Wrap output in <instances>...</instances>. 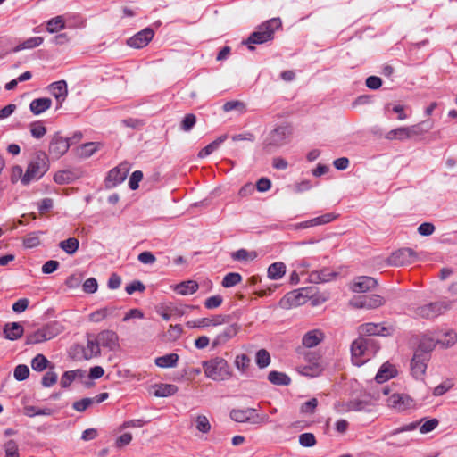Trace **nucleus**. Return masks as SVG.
Masks as SVG:
<instances>
[{"instance_id":"69168bd1","label":"nucleus","mask_w":457,"mask_h":457,"mask_svg":"<svg viewBox=\"0 0 457 457\" xmlns=\"http://www.w3.org/2000/svg\"><path fill=\"white\" fill-rule=\"evenodd\" d=\"M143 179V172L141 170H135L129 180V187L131 190H136L139 187V182Z\"/></svg>"},{"instance_id":"a18cd8bd","label":"nucleus","mask_w":457,"mask_h":457,"mask_svg":"<svg viewBox=\"0 0 457 457\" xmlns=\"http://www.w3.org/2000/svg\"><path fill=\"white\" fill-rule=\"evenodd\" d=\"M256 364L260 369L266 368L270 363V355L265 349H261L256 353Z\"/></svg>"},{"instance_id":"f03ea898","label":"nucleus","mask_w":457,"mask_h":457,"mask_svg":"<svg viewBox=\"0 0 457 457\" xmlns=\"http://www.w3.org/2000/svg\"><path fill=\"white\" fill-rule=\"evenodd\" d=\"M49 168L48 157L43 151L37 152L29 162L26 172L24 173L21 183L29 185L32 179H40Z\"/></svg>"},{"instance_id":"dca6fc26","label":"nucleus","mask_w":457,"mask_h":457,"mask_svg":"<svg viewBox=\"0 0 457 457\" xmlns=\"http://www.w3.org/2000/svg\"><path fill=\"white\" fill-rule=\"evenodd\" d=\"M154 32L150 28H145L127 40L128 46L133 48H143L154 37Z\"/></svg>"},{"instance_id":"de8ad7c7","label":"nucleus","mask_w":457,"mask_h":457,"mask_svg":"<svg viewBox=\"0 0 457 457\" xmlns=\"http://www.w3.org/2000/svg\"><path fill=\"white\" fill-rule=\"evenodd\" d=\"M444 338L437 337V342L444 347L453 346L457 342V334L453 331H447L443 335Z\"/></svg>"},{"instance_id":"f8f14e48","label":"nucleus","mask_w":457,"mask_h":457,"mask_svg":"<svg viewBox=\"0 0 457 457\" xmlns=\"http://www.w3.org/2000/svg\"><path fill=\"white\" fill-rule=\"evenodd\" d=\"M358 331L361 337L363 336H383L387 337L393 334V327H386L382 323H364L359 326Z\"/></svg>"},{"instance_id":"5fc2aeb1","label":"nucleus","mask_w":457,"mask_h":457,"mask_svg":"<svg viewBox=\"0 0 457 457\" xmlns=\"http://www.w3.org/2000/svg\"><path fill=\"white\" fill-rule=\"evenodd\" d=\"M58 379V375L56 372L52 370H48L42 378L41 384L44 387H51L53 386Z\"/></svg>"},{"instance_id":"aec40b11","label":"nucleus","mask_w":457,"mask_h":457,"mask_svg":"<svg viewBox=\"0 0 457 457\" xmlns=\"http://www.w3.org/2000/svg\"><path fill=\"white\" fill-rule=\"evenodd\" d=\"M412 404V399L404 394H393L388 398V405L398 411H404Z\"/></svg>"},{"instance_id":"9b49d317","label":"nucleus","mask_w":457,"mask_h":457,"mask_svg":"<svg viewBox=\"0 0 457 457\" xmlns=\"http://www.w3.org/2000/svg\"><path fill=\"white\" fill-rule=\"evenodd\" d=\"M231 320L230 315H214L211 318H201L195 320H189L186 323V326L189 328H200L210 326H219L228 323Z\"/></svg>"},{"instance_id":"bb28decb","label":"nucleus","mask_w":457,"mask_h":457,"mask_svg":"<svg viewBox=\"0 0 457 457\" xmlns=\"http://www.w3.org/2000/svg\"><path fill=\"white\" fill-rule=\"evenodd\" d=\"M436 344H438L437 337L433 338L428 336H424L420 339L419 346L414 353H426L429 355V353L434 350Z\"/></svg>"},{"instance_id":"7ed1b4c3","label":"nucleus","mask_w":457,"mask_h":457,"mask_svg":"<svg viewBox=\"0 0 457 457\" xmlns=\"http://www.w3.org/2000/svg\"><path fill=\"white\" fill-rule=\"evenodd\" d=\"M203 369L205 376L215 381L226 380L231 377L228 361L221 357L203 361Z\"/></svg>"},{"instance_id":"9d476101","label":"nucleus","mask_w":457,"mask_h":457,"mask_svg":"<svg viewBox=\"0 0 457 457\" xmlns=\"http://www.w3.org/2000/svg\"><path fill=\"white\" fill-rule=\"evenodd\" d=\"M129 171V163L123 162L111 170L105 179L106 187H114L125 180Z\"/></svg>"},{"instance_id":"cd10ccee","label":"nucleus","mask_w":457,"mask_h":457,"mask_svg":"<svg viewBox=\"0 0 457 457\" xmlns=\"http://www.w3.org/2000/svg\"><path fill=\"white\" fill-rule=\"evenodd\" d=\"M296 369L300 374L307 377H316L322 371V366L319 361L300 365Z\"/></svg>"},{"instance_id":"f257e3e1","label":"nucleus","mask_w":457,"mask_h":457,"mask_svg":"<svg viewBox=\"0 0 457 457\" xmlns=\"http://www.w3.org/2000/svg\"><path fill=\"white\" fill-rule=\"evenodd\" d=\"M282 26L279 18H272L262 22L258 26L257 30L253 32L244 44L248 46L250 50H253L252 44H263L274 38V32Z\"/></svg>"},{"instance_id":"0eeeda50","label":"nucleus","mask_w":457,"mask_h":457,"mask_svg":"<svg viewBox=\"0 0 457 457\" xmlns=\"http://www.w3.org/2000/svg\"><path fill=\"white\" fill-rule=\"evenodd\" d=\"M366 337H359L351 345V353L353 363L361 366L370 359L369 351L367 349Z\"/></svg>"},{"instance_id":"4be33fe9","label":"nucleus","mask_w":457,"mask_h":457,"mask_svg":"<svg viewBox=\"0 0 457 457\" xmlns=\"http://www.w3.org/2000/svg\"><path fill=\"white\" fill-rule=\"evenodd\" d=\"M338 273L329 268L314 270L310 274V280L312 283H326L337 277Z\"/></svg>"},{"instance_id":"393cba45","label":"nucleus","mask_w":457,"mask_h":457,"mask_svg":"<svg viewBox=\"0 0 457 457\" xmlns=\"http://www.w3.org/2000/svg\"><path fill=\"white\" fill-rule=\"evenodd\" d=\"M324 338V334L320 329H313L307 332L303 337V345L305 347H314L318 345Z\"/></svg>"},{"instance_id":"2eb2a0df","label":"nucleus","mask_w":457,"mask_h":457,"mask_svg":"<svg viewBox=\"0 0 457 457\" xmlns=\"http://www.w3.org/2000/svg\"><path fill=\"white\" fill-rule=\"evenodd\" d=\"M430 359V355L426 353H414L411 361V370L412 376L419 379L422 378L427 370V363Z\"/></svg>"},{"instance_id":"37998d69","label":"nucleus","mask_w":457,"mask_h":457,"mask_svg":"<svg viewBox=\"0 0 457 457\" xmlns=\"http://www.w3.org/2000/svg\"><path fill=\"white\" fill-rule=\"evenodd\" d=\"M29 130L34 138L40 139L46 133V128L44 126L43 121L37 120L29 124Z\"/></svg>"},{"instance_id":"58836bf2","label":"nucleus","mask_w":457,"mask_h":457,"mask_svg":"<svg viewBox=\"0 0 457 457\" xmlns=\"http://www.w3.org/2000/svg\"><path fill=\"white\" fill-rule=\"evenodd\" d=\"M76 179V175L73 171L65 170H60L56 172L54 176V180L57 184H68L73 181Z\"/></svg>"},{"instance_id":"8fccbe9b","label":"nucleus","mask_w":457,"mask_h":457,"mask_svg":"<svg viewBox=\"0 0 457 457\" xmlns=\"http://www.w3.org/2000/svg\"><path fill=\"white\" fill-rule=\"evenodd\" d=\"M196 123V116L194 113L187 114L180 123V129L185 131H190Z\"/></svg>"},{"instance_id":"6e6d98bb","label":"nucleus","mask_w":457,"mask_h":457,"mask_svg":"<svg viewBox=\"0 0 457 457\" xmlns=\"http://www.w3.org/2000/svg\"><path fill=\"white\" fill-rule=\"evenodd\" d=\"M222 109L224 112H230L233 110H237L240 112H243L245 111V105L243 102L238 101V100L228 101L223 104Z\"/></svg>"},{"instance_id":"7c9ffc66","label":"nucleus","mask_w":457,"mask_h":457,"mask_svg":"<svg viewBox=\"0 0 457 457\" xmlns=\"http://www.w3.org/2000/svg\"><path fill=\"white\" fill-rule=\"evenodd\" d=\"M199 288V285L195 280L183 281L175 287V291L182 295L195 293Z\"/></svg>"},{"instance_id":"e2e57ef3","label":"nucleus","mask_w":457,"mask_h":457,"mask_svg":"<svg viewBox=\"0 0 457 457\" xmlns=\"http://www.w3.org/2000/svg\"><path fill=\"white\" fill-rule=\"evenodd\" d=\"M453 386V383L450 379H447L434 388L433 395L435 396L443 395L447 391H449Z\"/></svg>"},{"instance_id":"4c0bfd02","label":"nucleus","mask_w":457,"mask_h":457,"mask_svg":"<svg viewBox=\"0 0 457 457\" xmlns=\"http://www.w3.org/2000/svg\"><path fill=\"white\" fill-rule=\"evenodd\" d=\"M44 39L41 37H29L13 48V52H19L23 49H31L40 46Z\"/></svg>"},{"instance_id":"423d86ee","label":"nucleus","mask_w":457,"mask_h":457,"mask_svg":"<svg viewBox=\"0 0 457 457\" xmlns=\"http://www.w3.org/2000/svg\"><path fill=\"white\" fill-rule=\"evenodd\" d=\"M58 330L54 325L47 324L31 333H27L25 337V345H36L48 341L55 337Z\"/></svg>"},{"instance_id":"6ab92c4d","label":"nucleus","mask_w":457,"mask_h":457,"mask_svg":"<svg viewBox=\"0 0 457 457\" xmlns=\"http://www.w3.org/2000/svg\"><path fill=\"white\" fill-rule=\"evenodd\" d=\"M48 90L54 96L58 103L57 109L62 107V104L67 97L68 88L65 80L53 82L48 86Z\"/></svg>"},{"instance_id":"f704fd0d","label":"nucleus","mask_w":457,"mask_h":457,"mask_svg":"<svg viewBox=\"0 0 457 457\" xmlns=\"http://www.w3.org/2000/svg\"><path fill=\"white\" fill-rule=\"evenodd\" d=\"M269 381L276 386H288L291 383V378L283 372L272 370L268 374Z\"/></svg>"},{"instance_id":"bf43d9fd","label":"nucleus","mask_w":457,"mask_h":457,"mask_svg":"<svg viewBox=\"0 0 457 457\" xmlns=\"http://www.w3.org/2000/svg\"><path fill=\"white\" fill-rule=\"evenodd\" d=\"M222 302H223V298L221 295H212V296L208 297L204 301V307L208 310L216 309L221 305Z\"/></svg>"},{"instance_id":"c756f323","label":"nucleus","mask_w":457,"mask_h":457,"mask_svg":"<svg viewBox=\"0 0 457 457\" xmlns=\"http://www.w3.org/2000/svg\"><path fill=\"white\" fill-rule=\"evenodd\" d=\"M100 344L98 343L97 337L95 339L88 338L87 347L83 349V357L86 360H89L100 355Z\"/></svg>"},{"instance_id":"20e7f679","label":"nucleus","mask_w":457,"mask_h":457,"mask_svg":"<svg viewBox=\"0 0 457 457\" xmlns=\"http://www.w3.org/2000/svg\"><path fill=\"white\" fill-rule=\"evenodd\" d=\"M292 134L290 126H279L270 132L263 142V151L270 154L274 147H279L286 144L287 139Z\"/></svg>"},{"instance_id":"c9c22d12","label":"nucleus","mask_w":457,"mask_h":457,"mask_svg":"<svg viewBox=\"0 0 457 457\" xmlns=\"http://www.w3.org/2000/svg\"><path fill=\"white\" fill-rule=\"evenodd\" d=\"M286 273V265L283 262H274L268 268V277L270 279L278 280Z\"/></svg>"},{"instance_id":"c03bdc74","label":"nucleus","mask_w":457,"mask_h":457,"mask_svg":"<svg viewBox=\"0 0 457 457\" xmlns=\"http://www.w3.org/2000/svg\"><path fill=\"white\" fill-rule=\"evenodd\" d=\"M39 234L41 231L31 232L23 238V245L26 248H33L40 245Z\"/></svg>"},{"instance_id":"ea45409f","label":"nucleus","mask_w":457,"mask_h":457,"mask_svg":"<svg viewBox=\"0 0 457 457\" xmlns=\"http://www.w3.org/2000/svg\"><path fill=\"white\" fill-rule=\"evenodd\" d=\"M65 28V21L62 16H56L47 21L46 30L49 33H55Z\"/></svg>"},{"instance_id":"412c9836","label":"nucleus","mask_w":457,"mask_h":457,"mask_svg":"<svg viewBox=\"0 0 457 457\" xmlns=\"http://www.w3.org/2000/svg\"><path fill=\"white\" fill-rule=\"evenodd\" d=\"M239 328L240 327L236 323L225 328V329L220 334H218L214 340L212 341V347H217L219 345L226 344L229 339L236 337Z\"/></svg>"},{"instance_id":"a211bd4d","label":"nucleus","mask_w":457,"mask_h":457,"mask_svg":"<svg viewBox=\"0 0 457 457\" xmlns=\"http://www.w3.org/2000/svg\"><path fill=\"white\" fill-rule=\"evenodd\" d=\"M98 343L110 351H116L119 347V337L113 330H103L97 336Z\"/></svg>"},{"instance_id":"a878e982","label":"nucleus","mask_w":457,"mask_h":457,"mask_svg":"<svg viewBox=\"0 0 457 457\" xmlns=\"http://www.w3.org/2000/svg\"><path fill=\"white\" fill-rule=\"evenodd\" d=\"M52 105V100L48 97L37 98L31 101L29 104L30 112L35 115H39L48 110Z\"/></svg>"},{"instance_id":"338daca9","label":"nucleus","mask_w":457,"mask_h":457,"mask_svg":"<svg viewBox=\"0 0 457 457\" xmlns=\"http://www.w3.org/2000/svg\"><path fill=\"white\" fill-rule=\"evenodd\" d=\"M318 405V400L316 398H312L311 400L303 403L301 405V412L303 413H313Z\"/></svg>"},{"instance_id":"603ef678","label":"nucleus","mask_w":457,"mask_h":457,"mask_svg":"<svg viewBox=\"0 0 457 457\" xmlns=\"http://www.w3.org/2000/svg\"><path fill=\"white\" fill-rule=\"evenodd\" d=\"M195 428L202 433H208L211 430L209 420L204 415H198L195 419Z\"/></svg>"},{"instance_id":"5701e85b","label":"nucleus","mask_w":457,"mask_h":457,"mask_svg":"<svg viewBox=\"0 0 457 457\" xmlns=\"http://www.w3.org/2000/svg\"><path fill=\"white\" fill-rule=\"evenodd\" d=\"M397 375V370L393 364L385 362L378 370L375 379L378 383H384Z\"/></svg>"},{"instance_id":"ddd939ff","label":"nucleus","mask_w":457,"mask_h":457,"mask_svg":"<svg viewBox=\"0 0 457 457\" xmlns=\"http://www.w3.org/2000/svg\"><path fill=\"white\" fill-rule=\"evenodd\" d=\"M304 288L294 290L285 295L279 301V306L283 309H289L303 305L307 301V295H303Z\"/></svg>"},{"instance_id":"774afa93","label":"nucleus","mask_w":457,"mask_h":457,"mask_svg":"<svg viewBox=\"0 0 457 457\" xmlns=\"http://www.w3.org/2000/svg\"><path fill=\"white\" fill-rule=\"evenodd\" d=\"M438 424L439 421L437 419L428 420L421 425V427L420 428V432L421 434H427L428 432H431L438 426Z\"/></svg>"},{"instance_id":"864d4df0","label":"nucleus","mask_w":457,"mask_h":457,"mask_svg":"<svg viewBox=\"0 0 457 457\" xmlns=\"http://www.w3.org/2000/svg\"><path fill=\"white\" fill-rule=\"evenodd\" d=\"M386 138L388 140H405L407 139V134L405 127H400L395 129L390 130L386 135Z\"/></svg>"},{"instance_id":"13d9d810","label":"nucleus","mask_w":457,"mask_h":457,"mask_svg":"<svg viewBox=\"0 0 457 457\" xmlns=\"http://www.w3.org/2000/svg\"><path fill=\"white\" fill-rule=\"evenodd\" d=\"M299 444L303 447H312L316 445V438L312 433H303L299 436Z\"/></svg>"},{"instance_id":"2f4dec72","label":"nucleus","mask_w":457,"mask_h":457,"mask_svg":"<svg viewBox=\"0 0 457 457\" xmlns=\"http://www.w3.org/2000/svg\"><path fill=\"white\" fill-rule=\"evenodd\" d=\"M255 409L246 408L245 410H232L230 418L237 422H246L253 417Z\"/></svg>"},{"instance_id":"39448f33","label":"nucleus","mask_w":457,"mask_h":457,"mask_svg":"<svg viewBox=\"0 0 457 457\" xmlns=\"http://www.w3.org/2000/svg\"><path fill=\"white\" fill-rule=\"evenodd\" d=\"M451 302L438 301L415 309V315L422 319H434L450 309Z\"/></svg>"},{"instance_id":"e433bc0d","label":"nucleus","mask_w":457,"mask_h":457,"mask_svg":"<svg viewBox=\"0 0 457 457\" xmlns=\"http://www.w3.org/2000/svg\"><path fill=\"white\" fill-rule=\"evenodd\" d=\"M79 246V242L76 237H70L59 243V247L70 255L74 254L78 251Z\"/></svg>"},{"instance_id":"052dcab7","label":"nucleus","mask_w":457,"mask_h":457,"mask_svg":"<svg viewBox=\"0 0 457 457\" xmlns=\"http://www.w3.org/2000/svg\"><path fill=\"white\" fill-rule=\"evenodd\" d=\"M5 457H19L18 445L14 440L4 444Z\"/></svg>"},{"instance_id":"f3484780","label":"nucleus","mask_w":457,"mask_h":457,"mask_svg":"<svg viewBox=\"0 0 457 457\" xmlns=\"http://www.w3.org/2000/svg\"><path fill=\"white\" fill-rule=\"evenodd\" d=\"M378 281L370 276H359L350 285V289L354 293H366L374 289Z\"/></svg>"},{"instance_id":"79ce46f5","label":"nucleus","mask_w":457,"mask_h":457,"mask_svg":"<svg viewBox=\"0 0 457 457\" xmlns=\"http://www.w3.org/2000/svg\"><path fill=\"white\" fill-rule=\"evenodd\" d=\"M54 412V411L51 408H44L39 409L35 406H25L24 407V414L29 417H34L37 415H45V416H50Z\"/></svg>"},{"instance_id":"6e6552de","label":"nucleus","mask_w":457,"mask_h":457,"mask_svg":"<svg viewBox=\"0 0 457 457\" xmlns=\"http://www.w3.org/2000/svg\"><path fill=\"white\" fill-rule=\"evenodd\" d=\"M417 253L411 248H402L393 253L388 258V263L393 266H405L416 262Z\"/></svg>"},{"instance_id":"3c124183","label":"nucleus","mask_w":457,"mask_h":457,"mask_svg":"<svg viewBox=\"0 0 457 457\" xmlns=\"http://www.w3.org/2000/svg\"><path fill=\"white\" fill-rule=\"evenodd\" d=\"M29 376V369L25 364H19L15 367L13 377L18 381H23Z\"/></svg>"},{"instance_id":"473e14b6","label":"nucleus","mask_w":457,"mask_h":457,"mask_svg":"<svg viewBox=\"0 0 457 457\" xmlns=\"http://www.w3.org/2000/svg\"><path fill=\"white\" fill-rule=\"evenodd\" d=\"M31 368L37 372H41L46 369H53L54 365L42 354H37L31 361Z\"/></svg>"},{"instance_id":"4d7b16f0","label":"nucleus","mask_w":457,"mask_h":457,"mask_svg":"<svg viewBox=\"0 0 457 457\" xmlns=\"http://www.w3.org/2000/svg\"><path fill=\"white\" fill-rule=\"evenodd\" d=\"M231 257L235 261H246L248 259H254L256 257L255 253H249L245 249H239L231 253Z\"/></svg>"},{"instance_id":"4468645a","label":"nucleus","mask_w":457,"mask_h":457,"mask_svg":"<svg viewBox=\"0 0 457 457\" xmlns=\"http://www.w3.org/2000/svg\"><path fill=\"white\" fill-rule=\"evenodd\" d=\"M350 303L355 308L376 309L385 303V300L378 295H362L354 297Z\"/></svg>"},{"instance_id":"49530a36","label":"nucleus","mask_w":457,"mask_h":457,"mask_svg":"<svg viewBox=\"0 0 457 457\" xmlns=\"http://www.w3.org/2000/svg\"><path fill=\"white\" fill-rule=\"evenodd\" d=\"M241 280L242 276L239 273L229 272L223 278L221 285L224 287H231L240 283Z\"/></svg>"},{"instance_id":"1a4fd4ad","label":"nucleus","mask_w":457,"mask_h":457,"mask_svg":"<svg viewBox=\"0 0 457 457\" xmlns=\"http://www.w3.org/2000/svg\"><path fill=\"white\" fill-rule=\"evenodd\" d=\"M70 148L69 138L61 136L60 132H56L50 139L48 152L53 158L59 159Z\"/></svg>"},{"instance_id":"a19ab883","label":"nucleus","mask_w":457,"mask_h":457,"mask_svg":"<svg viewBox=\"0 0 457 457\" xmlns=\"http://www.w3.org/2000/svg\"><path fill=\"white\" fill-rule=\"evenodd\" d=\"M370 403L363 400L354 399L346 403V411H369Z\"/></svg>"},{"instance_id":"72a5a7b5","label":"nucleus","mask_w":457,"mask_h":457,"mask_svg":"<svg viewBox=\"0 0 457 457\" xmlns=\"http://www.w3.org/2000/svg\"><path fill=\"white\" fill-rule=\"evenodd\" d=\"M179 361V355L177 353H169L163 356L157 357L154 360L155 365L160 368H172L175 367Z\"/></svg>"},{"instance_id":"680f3d73","label":"nucleus","mask_w":457,"mask_h":457,"mask_svg":"<svg viewBox=\"0 0 457 457\" xmlns=\"http://www.w3.org/2000/svg\"><path fill=\"white\" fill-rule=\"evenodd\" d=\"M183 332L180 325H170V329L166 333V337L170 341H175L180 337Z\"/></svg>"},{"instance_id":"09e8293b","label":"nucleus","mask_w":457,"mask_h":457,"mask_svg":"<svg viewBox=\"0 0 457 457\" xmlns=\"http://www.w3.org/2000/svg\"><path fill=\"white\" fill-rule=\"evenodd\" d=\"M251 359L248 355L242 353L236 357L235 366L242 372L245 373L250 366Z\"/></svg>"},{"instance_id":"b1692460","label":"nucleus","mask_w":457,"mask_h":457,"mask_svg":"<svg viewBox=\"0 0 457 457\" xmlns=\"http://www.w3.org/2000/svg\"><path fill=\"white\" fill-rule=\"evenodd\" d=\"M24 332L22 325L19 322L7 323L4 328V337L9 340H16L20 338Z\"/></svg>"},{"instance_id":"c85d7f7f","label":"nucleus","mask_w":457,"mask_h":457,"mask_svg":"<svg viewBox=\"0 0 457 457\" xmlns=\"http://www.w3.org/2000/svg\"><path fill=\"white\" fill-rule=\"evenodd\" d=\"M155 388L154 395L156 397H168L175 395L178 392V386L173 384H156L154 386Z\"/></svg>"},{"instance_id":"0e129e2a","label":"nucleus","mask_w":457,"mask_h":457,"mask_svg":"<svg viewBox=\"0 0 457 457\" xmlns=\"http://www.w3.org/2000/svg\"><path fill=\"white\" fill-rule=\"evenodd\" d=\"M94 403V399L92 398H83L79 401H76L73 403L72 407L77 411L82 412L86 411L91 404Z\"/></svg>"}]
</instances>
